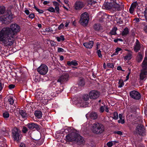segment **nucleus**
Returning a JSON list of instances; mask_svg holds the SVG:
<instances>
[{
    "instance_id": "nucleus-36",
    "label": "nucleus",
    "mask_w": 147,
    "mask_h": 147,
    "mask_svg": "<svg viewBox=\"0 0 147 147\" xmlns=\"http://www.w3.org/2000/svg\"><path fill=\"white\" fill-rule=\"evenodd\" d=\"M118 84H119L118 87L119 88H121L124 85V83L123 80L121 79H120L119 80Z\"/></svg>"
},
{
    "instance_id": "nucleus-20",
    "label": "nucleus",
    "mask_w": 147,
    "mask_h": 147,
    "mask_svg": "<svg viewBox=\"0 0 147 147\" xmlns=\"http://www.w3.org/2000/svg\"><path fill=\"white\" fill-rule=\"evenodd\" d=\"M89 115L90 118L93 119H95L97 118V114L96 113L94 112H91L89 115H86V116L87 117Z\"/></svg>"
},
{
    "instance_id": "nucleus-64",
    "label": "nucleus",
    "mask_w": 147,
    "mask_h": 147,
    "mask_svg": "<svg viewBox=\"0 0 147 147\" xmlns=\"http://www.w3.org/2000/svg\"><path fill=\"white\" fill-rule=\"evenodd\" d=\"M117 69L118 70H122V68H121V67L120 66H119L118 67H117Z\"/></svg>"
},
{
    "instance_id": "nucleus-54",
    "label": "nucleus",
    "mask_w": 147,
    "mask_h": 147,
    "mask_svg": "<svg viewBox=\"0 0 147 147\" xmlns=\"http://www.w3.org/2000/svg\"><path fill=\"white\" fill-rule=\"evenodd\" d=\"M53 5L55 6V7L58 6L59 5V4L56 1H53Z\"/></svg>"
},
{
    "instance_id": "nucleus-31",
    "label": "nucleus",
    "mask_w": 147,
    "mask_h": 147,
    "mask_svg": "<svg viewBox=\"0 0 147 147\" xmlns=\"http://www.w3.org/2000/svg\"><path fill=\"white\" fill-rule=\"evenodd\" d=\"M143 56L142 54L140 53H138V55L137 57V60L138 62H139L142 60L143 59Z\"/></svg>"
},
{
    "instance_id": "nucleus-37",
    "label": "nucleus",
    "mask_w": 147,
    "mask_h": 147,
    "mask_svg": "<svg viewBox=\"0 0 147 147\" xmlns=\"http://www.w3.org/2000/svg\"><path fill=\"white\" fill-rule=\"evenodd\" d=\"M5 11V7L4 6L0 7V14L3 13Z\"/></svg>"
},
{
    "instance_id": "nucleus-15",
    "label": "nucleus",
    "mask_w": 147,
    "mask_h": 147,
    "mask_svg": "<svg viewBox=\"0 0 147 147\" xmlns=\"http://www.w3.org/2000/svg\"><path fill=\"white\" fill-rule=\"evenodd\" d=\"M111 1L108 3L104 4L102 7L103 9H111L113 8V0H110Z\"/></svg>"
},
{
    "instance_id": "nucleus-48",
    "label": "nucleus",
    "mask_w": 147,
    "mask_h": 147,
    "mask_svg": "<svg viewBox=\"0 0 147 147\" xmlns=\"http://www.w3.org/2000/svg\"><path fill=\"white\" fill-rule=\"evenodd\" d=\"M64 51V50L63 49L61 48H59L58 49L57 52L59 53L63 52Z\"/></svg>"
},
{
    "instance_id": "nucleus-49",
    "label": "nucleus",
    "mask_w": 147,
    "mask_h": 147,
    "mask_svg": "<svg viewBox=\"0 0 147 147\" xmlns=\"http://www.w3.org/2000/svg\"><path fill=\"white\" fill-rule=\"evenodd\" d=\"M105 110V107L103 106H101L100 109V111L101 113L103 112Z\"/></svg>"
},
{
    "instance_id": "nucleus-60",
    "label": "nucleus",
    "mask_w": 147,
    "mask_h": 147,
    "mask_svg": "<svg viewBox=\"0 0 147 147\" xmlns=\"http://www.w3.org/2000/svg\"><path fill=\"white\" fill-rule=\"evenodd\" d=\"M144 30L147 33V25L145 26L144 28Z\"/></svg>"
},
{
    "instance_id": "nucleus-1",
    "label": "nucleus",
    "mask_w": 147,
    "mask_h": 147,
    "mask_svg": "<svg viewBox=\"0 0 147 147\" xmlns=\"http://www.w3.org/2000/svg\"><path fill=\"white\" fill-rule=\"evenodd\" d=\"M20 30V26L15 23L11 24L10 27L3 28L0 31V42L5 46H11L16 38L17 33Z\"/></svg>"
},
{
    "instance_id": "nucleus-13",
    "label": "nucleus",
    "mask_w": 147,
    "mask_h": 147,
    "mask_svg": "<svg viewBox=\"0 0 147 147\" xmlns=\"http://www.w3.org/2000/svg\"><path fill=\"white\" fill-rule=\"evenodd\" d=\"M84 6V3L80 1H76L74 5V9L77 10L81 9Z\"/></svg>"
},
{
    "instance_id": "nucleus-47",
    "label": "nucleus",
    "mask_w": 147,
    "mask_h": 147,
    "mask_svg": "<svg viewBox=\"0 0 147 147\" xmlns=\"http://www.w3.org/2000/svg\"><path fill=\"white\" fill-rule=\"evenodd\" d=\"M113 143L112 141L109 142L107 143V145L108 147H111L113 146Z\"/></svg>"
},
{
    "instance_id": "nucleus-6",
    "label": "nucleus",
    "mask_w": 147,
    "mask_h": 147,
    "mask_svg": "<svg viewBox=\"0 0 147 147\" xmlns=\"http://www.w3.org/2000/svg\"><path fill=\"white\" fill-rule=\"evenodd\" d=\"M48 69L47 66L45 64L41 65L37 68V71L42 75H45L48 72Z\"/></svg>"
},
{
    "instance_id": "nucleus-41",
    "label": "nucleus",
    "mask_w": 147,
    "mask_h": 147,
    "mask_svg": "<svg viewBox=\"0 0 147 147\" xmlns=\"http://www.w3.org/2000/svg\"><path fill=\"white\" fill-rule=\"evenodd\" d=\"M121 48H117L116 49L115 53H114L112 55V56L114 55H116L118 54V53L121 50Z\"/></svg>"
},
{
    "instance_id": "nucleus-32",
    "label": "nucleus",
    "mask_w": 147,
    "mask_h": 147,
    "mask_svg": "<svg viewBox=\"0 0 147 147\" xmlns=\"http://www.w3.org/2000/svg\"><path fill=\"white\" fill-rule=\"evenodd\" d=\"M88 3L91 5H93V6H94V5L96 3V1L95 0H88Z\"/></svg>"
},
{
    "instance_id": "nucleus-5",
    "label": "nucleus",
    "mask_w": 147,
    "mask_h": 147,
    "mask_svg": "<svg viewBox=\"0 0 147 147\" xmlns=\"http://www.w3.org/2000/svg\"><path fill=\"white\" fill-rule=\"evenodd\" d=\"M89 98V96H88V95H84L78 98V102L79 104L81 105L82 106L86 107L88 104L86 101L88 100Z\"/></svg>"
},
{
    "instance_id": "nucleus-8",
    "label": "nucleus",
    "mask_w": 147,
    "mask_h": 147,
    "mask_svg": "<svg viewBox=\"0 0 147 147\" xmlns=\"http://www.w3.org/2000/svg\"><path fill=\"white\" fill-rule=\"evenodd\" d=\"M12 137L14 140L18 141L20 139V131L17 128H14L12 130Z\"/></svg>"
},
{
    "instance_id": "nucleus-52",
    "label": "nucleus",
    "mask_w": 147,
    "mask_h": 147,
    "mask_svg": "<svg viewBox=\"0 0 147 147\" xmlns=\"http://www.w3.org/2000/svg\"><path fill=\"white\" fill-rule=\"evenodd\" d=\"M64 24L63 23H61L58 27V29L60 30L62 29L64 26Z\"/></svg>"
},
{
    "instance_id": "nucleus-7",
    "label": "nucleus",
    "mask_w": 147,
    "mask_h": 147,
    "mask_svg": "<svg viewBox=\"0 0 147 147\" xmlns=\"http://www.w3.org/2000/svg\"><path fill=\"white\" fill-rule=\"evenodd\" d=\"M69 78V75L67 73H64L58 77L57 81L62 84L67 82Z\"/></svg>"
},
{
    "instance_id": "nucleus-42",
    "label": "nucleus",
    "mask_w": 147,
    "mask_h": 147,
    "mask_svg": "<svg viewBox=\"0 0 147 147\" xmlns=\"http://www.w3.org/2000/svg\"><path fill=\"white\" fill-rule=\"evenodd\" d=\"M8 102L10 105H13L14 103V100L12 98H9L8 100Z\"/></svg>"
},
{
    "instance_id": "nucleus-22",
    "label": "nucleus",
    "mask_w": 147,
    "mask_h": 147,
    "mask_svg": "<svg viewBox=\"0 0 147 147\" xmlns=\"http://www.w3.org/2000/svg\"><path fill=\"white\" fill-rule=\"evenodd\" d=\"M94 29L96 31H99L102 30V26L99 24H95L93 26Z\"/></svg>"
},
{
    "instance_id": "nucleus-28",
    "label": "nucleus",
    "mask_w": 147,
    "mask_h": 147,
    "mask_svg": "<svg viewBox=\"0 0 147 147\" xmlns=\"http://www.w3.org/2000/svg\"><path fill=\"white\" fill-rule=\"evenodd\" d=\"M67 64L69 66L72 65L77 66L78 65V63L76 61H68L67 62Z\"/></svg>"
},
{
    "instance_id": "nucleus-34",
    "label": "nucleus",
    "mask_w": 147,
    "mask_h": 147,
    "mask_svg": "<svg viewBox=\"0 0 147 147\" xmlns=\"http://www.w3.org/2000/svg\"><path fill=\"white\" fill-rule=\"evenodd\" d=\"M57 41L60 42L61 40L63 41L65 40L64 37L63 35L60 36L59 37H56Z\"/></svg>"
},
{
    "instance_id": "nucleus-16",
    "label": "nucleus",
    "mask_w": 147,
    "mask_h": 147,
    "mask_svg": "<svg viewBox=\"0 0 147 147\" xmlns=\"http://www.w3.org/2000/svg\"><path fill=\"white\" fill-rule=\"evenodd\" d=\"M27 126L29 129H33L35 128L37 130H38L40 129L39 125L34 123H28Z\"/></svg>"
},
{
    "instance_id": "nucleus-11",
    "label": "nucleus",
    "mask_w": 147,
    "mask_h": 147,
    "mask_svg": "<svg viewBox=\"0 0 147 147\" xmlns=\"http://www.w3.org/2000/svg\"><path fill=\"white\" fill-rule=\"evenodd\" d=\"M116 0H113V7L115 10L119 11L123 9V5L122 4H117L116 2Z\"/></svg>"
},
{
    "instance_id": "nucleus-44",
    "label": "nucleus",
    "mask_w": 147,
    "mask_h": 147,
    "mask_svg": "<svg viewBox=\"0 0 147 147\" xmlns=\"http://www.w3.org/2000/svg\"><path fill=\"white\" fill-rule=\"evenodd\" d=\"M34 8L39 13H42L43 12V11L42 10L39 9L35 6H34Z\"/></svg>"
},
{
    "instance_id": "nucleus-56",
    "label": "nucleus",
    "mask_w": 147,
    "mask_h": 147,
    "mask_svg": "<svg viewBox=\"0 0 147 147\" xmlns=\"http://www.w3.org/2000/svg\"><path fill=\"white\" fill-rule=\"evenodd\" d=\"M69 23H70V22L69 21V20L66 21V22L65 23V26L66 27H67L68 26Z\"/></svg>"
},
{
    "instance_id": "nucleus-30",
    "label": "nucleus",
    "mask_w": 147,
    "mask_h": 147,
    "mask_svg": "<svg viewBox=\"0 0 147 147\" xmlns=\"http://www.w3.org/2000/svg\"><path fill=\"white\" fill-rule=\"evenodd\" d=\"M129 30L127 28H125L122 32V35L123 36H125L129 34Z\"/></svg>"
},
{
    "instance_id": "nucleus-18",
    "label": "nucleus",
    "mask_w": 147,
    "mask_h": 147,
    "mask_svg": "<svg viewBox=\"0 0 147 147\" xmlns=\"http://www.w3.org/2000/svg\"><path fill=\"white\" fill-rule=\"evenodd\" d=\"M141 48L140 43L138 39H136V43L134 47V51L136 52H137L140 50Z\"/></svg>"
},
{
    "instance_id": "nucleus-29",
    "label": "nucleus",
    "mask_w": 147,
    "mask_h": 147,
    "mask_svg": "<svg viewBox=\"0 0 147 147\" xmlns=\"http://www.w3.org/2000/svg\"><path fill=\"white\" fill-rule=\"evenodd\" d=\"M132 57V52H130L127 53L126 56L124 57V59L125 60H130Z\"/></svg>"
},
{
    "instance_id": "nucleus-57",
    "label": "nucleus",
    "mask_w": 147,
    "mask_h": 147,
    "mask_svg": "<svg viewBox=\"0 0 147 147\" xmlns=\"http://www.w3.org/2000/svg\"><path fill=\"white\" fill-rule=\"evenodd\" d=\"M115 133L120 135H121L122 134V133L120 131H116L115 132Z\"/></svg>"
},
{
    "instance_id": "nucleus-19",
    "label": "nucleus",
    "mask_w": 147,
    "mask_h": 147,
    "mask_svg": "<svg viewBox=\"0 0 147 147\" xmlns=\"http://www.w3.org/2000/svg\"><path fill=\"white\" fill-rule=\"evenodd\" d=\"M147 75V71L141 70V73L140 74V78L141 80H143L146 77Z\"/></svg>"
},
{
    "instance_id": "nucleus-55",
    "label": "nucleus",
    "mask_w": 147,
    "mask_h": 147,
    "mask_svg": "<svg viewBox=\"0 0 147 147\" xmlns=\"http://www.w3.org/2000/svg\"><path fill=\"white\" fill-rule=\"evenodd\" d=\"M29 18L31 19L34 18V15L33 13H31L29 16Z\"/></svg>"
},
{
    "instance_id": "nucleus-3",
    "label": "nucleus",
    "mask_w": 147,
    "mask_h": 147,
    "mask_svg": "<svg viewBox=\"0 0 147 147\" xmlns=\"http://www.w3.org/2000/svg\"><path fill=\"white\" fill-rule=\"evenodd\" d=\"M105 127L102 123L96 122L94 123L92 127V131L96 134L102 133L105 131Z\"/></svg>"
},
{
    "instance_id": "nucleus-40",
    "label": "nucleus",
    "mask_w": 147,
    "mask_h": 147,
    "mask_svg": "<svg viewBox=\"0 0 147 147\" xmlns=\"http://www.w3.org/2000/svg\"><path fill=\"white\" fill-rule=\"evenodd\" d=\"M47 10L49 11L52 12H55V10L54 8L53 7H49V8H48L47 9Z\"/></svg>"
},
{
    "instance_id": "nucleus-26",
    "label": "nucleus",
    "mask_w": 147,
    "mask_h": 147,
    "mask_svg": "<svg viewBox=\"0 0 147 147\" xmlns=\"http://www.w3.org/2000/svg\"><path fill=\"white\" fill-rule=\"evenodd\" d=\"M119 120L118 121L119 123H121L123 124L125 123V120L124 119H122L123 118V115L122 114H119Z\"/></svg>"
},
{
    "instance_id": "nucleus-17",
    "label": "nucleus",
    "mask_w": 147,
    "mask_h": 147,
    "mask_svg": "<svg viewBox=\"0 0 147 147\" xmlns=\"http://www.w3.org/2000/svg\"><path fill=\"white\" fill-rule=\"evenodd\" d=\"M10 15L8 14H6L4 15L1 19V20L3 22L4 24H7L10 22L11 20L9 19Z\"/></svg>"
},
{
    "instance_id": "nucleus-51",
    "label": "nucleus",
    "mask_w": 147,
    "mask_h": 147,
    "mask_svg": "<svg viewBox=\"0 0 147 147\" xmlns=\"http://www.w3.org/2000/svg\"><path fill=\"white\" fill-rule=\"evenodd\" d=\"M56 10V13H59V9L58 6L55 7V10Z\"/></svg>"
},
{
    "instance_id": "nucleus-58",
    "label": "nucleus",
    "mask_w": 147,
    "mask_h": 147,
    "mask_svg": "<svg viewBox=\"0 0 147 147\" xmlns=\"http://www.w3.org/2000/svg\"><path fill=\"white\" fill-rule=\"evenodd\" d=\"M144 13L146 19L147 21V9H146L145 11H144Z\"/></svg>"
},
{
    "instance_id": "nucleus-14",
    "label": "nucleus",
    "mask_w": 147,
    "mask_h": 147,
    "mask_svg": "<svg viewBox=\"0 0 147 147\" xmlns=\"http://www.w3.org/2000/svg\"><path fill=\"white\" fill-rule=\"evenodd\" d=\"M142 70L147 71V52L145 53V57L142 63Z\"/></svg>"
},
{
    "instance_id": "nucleus-24",
    "label": "nucleus",
    "mask_w": 147,
    "mask_h": 147,
    "mask_svg": "<svg viewBox=\"0 0 147 147\" xmlns=\"http://www.w3.org/2000/svg\"><path fill=\"white\" fill-rule=\"evenodd\" d=\"M104 13L102 12H99L97 14V16L99 18H100L99 19V21L100 22H102L103 21V19L104 18Z\"/></svg>"
},
{
    "instance_id": "nucleus-35",
    "label": "nucleus",
    "mask_w": 147,
    "mask_h": 147,
    "mask_svg": "<svg viewBox=\"0 0 147 147\" xmlns=\"http://www.w3.org/2000/svg\"><path fill=\"white\" fill-rule=\"evenodd\" d=\"M113 119L117 120L118 118V113L116 112H114L113 113V117H112Z\"/></svg>"
},
{
    "instance_id": "nucleus-4",
    "label": "nucleus",
    "mask_w": 147,
    "mask_h": 147,
    "mask_svg": "<svg viewBox=\"0 0 147 147\" xmlns=\"http://www.w3.org/2000/svg\"><path fill=\"white\" fill-rule=\"evenodd\" d=\"M89 20V15L87 12H85L81 15L80 22L81 25L85 26L87 25Z\"/></svg>"
},
{
    "instance_id": "nucleus-43",
    "label": "nucleus",
    "mask_w": 147,
    "mask_h": 147,
    "mask_svg": "<svg viewBox=\"0 0 147 147\" xmlns=\"http://www.w3.org/2000/svg\"><path fill=\"white\" fill-rule=\"evenodd\" d=\"M3 117L5 118H7L9 117V114L7 112H5L3 114Z\"/></svg>"
},
{
    "instance_id": "nucleus-23",
    "label": "nucleus",
    "mask_w": 147,
    "mask_h": 147,
    "mask_svg": "<svg viewBox=\"0 0 147 147\" xmlns=\"http://www.w3.org/2000/svg\"><path fill=\"white\" fill-rule=\"evenodd\" d=\"M137 5V3H133L131 5V7L129 9V11L130 13L132 14L134 12L135 9L136 8Z\"/></svg>"
},
{
    "instance_id": "nucleus-61",
    "label": "nucleus",
    "mask_w": 147,
    "mask_h": 147,
    "mask_svg": "<svg viewBox=\"0 0 147 147\" xmlns=\"http://www.w3.org/2000/svg\"><path fill=\"white\" fill-rule=\"evenodd\" d=\"M45 30L46 31L51 32V30L49 28H46Z\"/></svg>"
},
{
    "instance_id": "nucleus-38",
    "label": "nucleus",
    "mask_w": 147,
    "mask_h": 147,
    "mask_svg": "<svg viewBox=\"0 0 147 147\" xmlns=\"http://www.w3.org/2000/svg\"><path fill=\"white\" fill-rule=\"evenodd\" d=\"M85 84L84 82L83 79H81L78 83V84L80 86H83Z\"/></svg>"
},
{
    "instance_id": "nucleus-9",
    "label": "nucleus",
    "mask_w": 147,
    "mask_h": 147,
    "mask_svg": "<svg viewBox=\"0 0 147 147\" xmlns=\"http://www.w3.org/2000/svg\"><path fill=\"white\" fill-rule=\"evenodd\" d=\"M100 95V92L96 90H92L89 93L90 98L93 99H97L99 97Z\"/></svg>"
},
{
    "instance_id": "nucleus-39",
    "label": "nucleus",
    "mask_w": 147,
    "mask_h": 147,
    "mask_svg": "<svg viewBox=\"0 0 147 147\" xmlns=\"http://www.w3.org/2000/svg\"><path fill=\"white\" fill-rule=\"evenodd\" d=\"M114 18L115 20V19H116L115 20L117 21V22H119V21L121 19V18L119 17L116 14L114 16Z\"/></svg>"
},
{
    "instance_id": "nucleus-2",
    "label": "nucleus",
    "mask_w": 147,
    "mask_h": 147,
    "mask_svg": "<svg viewBox=\"0 0 147 147\" xmlns=\"http://www.w3.org/2000/svg\"><path fill=\"white\" fill-rule=\"evenodd\" d=\"M66 138L69 142H74L79 145L84 142L82 137L75 132H71L68 134L66 136Z\"/></svg>"
},
{
    "instance_id": "nucleus-10",
    "label": "nucleus",
    "mask_w": 147,
    "mask_h": 147,
    "mask_svg": "<svg viewBox=\"0 0 147 147\" xmlns=\"http://www.w3.org/2000/svg\"><path fill=\"white\" fill-rule=\"evenodd\" d=\"M130 95L132 98L136 100H139L141 97L140 94L135 90L131 91L130 92Z\"/></svg>"
},
{
    "instance_id": "nucleus-21",
    "label": "nucleus",
    "mask_w": 147,
    "mask_h": 147,
    "mask_svg": "<svg viewBox=\"0 0 147 147\" xmlns=\"http://www.w3.org/2000/svg\"><path fill=\"white\" fill-rule=\"evenodd\" d=\"M93 44V41H90L88 42H86L83 44L84 46L87 48L90 49L92 48Z\"/></svg>"
},
{
    "instance_id": "nucleus-45",
    "label": "nucleus",
    "mask_w": 147,
    "mask_h": 147,
    "mask_svg": "<svg viewBox=\"0 0 147 147\" xmlns=\"http://www.w3.org/2000/svg\"><path fill=\"white\" fill-rule=\"evenodd\" d=\"M28 129L27 128L25 127H24L22 129V132L24 133H25L28 131Z\"/></svg>"
},
{
    "instance_id": "nucleus-50",
    "label": "nucleus",
    "mask_w": 147,
    "mask_h": 147,
    "mask_svg": "<svg viewBox=\"0 0 147 147\" xmlns=\"http://www.w3.org/2000/svg\"><path fill=\"white\" fill-rule=\"evenodd\" d=\"M107 65L108 67L109 68H112L114 67V65L112 63H108Z\"/></svg>"
},
{
    "instance_id": "nucleus-53",
    "label": "nucleus",
    "mask_w": 147,
    "mask_h": 147,
    "mask_svg": "<svg viewBox=\"0 0 147 147\" xmlns=\"http://www.w3.org/2000/svg\"><path fill=\"white\" fill-rule=\"evenodd\" d=\"M15 87V85L14 84H11L9 85L8 86L9 88L10 89L13 88Z\"/></svg>"
},
{
    "instance_id": "nucleus-25",
    "label": "nucleus",
    "mask_w": 147,
    "mask_h": 147,
    "mask_svg": "<svg viewBox=\"0 0 147 147\" xmlns=\"http://www.w3.org/2000/svg\"><path fill=\"white\" fill-rule=\"evenodd\" d=\"M18 111L20 115L22 117L25 118L26 117V113L22 109H18Z\"/></svg>"
},
{
    "instance_id": "nucleus-62",
    "label": "nucleus",
    "mask_w": 147,
    "mask_h": 147,
    "mask_svg": "<svg viewBox=\"0 0 147 147\" xmlns=\"http://www.w3.org/2000/svg\"><path fill=\"white\" fill-rule=\"evenodd\" d=\"M49 3V2L47 1H44L43 3L44 5H46L48 3Z\"/></svg>"
},
{
    "instance_id": "nucleus-12",
    "label": "nucleus",
    "mask_w": 147,
    "mask_h": 147,
    "mask_svg": "<svg viewBox=\"0 0 147 147\" xmlns=\"http://www.w3.org/2000/svg\"><path fill=\"white\" fill-rule=\"evenodd\" d=\"M136 130L140 135H142L144 132L145 128L143 125L139 124L136 128Z\"/></svg>"
},
{
    "instance_id": "nucleus-33",
    "label": "nucleus",
    "mask_w": 147,
    "mask_h": 147,
    "mask_svg": "<svg viewBox=\"0 0 147 147\" xmlns=\"http://www.w3.org/2000/svg\"><path fill=\"white\" fill-rule=\"evenodd\" d=\"M117 30V28L116 27H115L112 29L110 32V33L111 35H115L116 34V31Z\"/></svg>"
},
{
    "instance_id": "nucleus-27",
    "label": "nucleus",
    "mask_w": 147,
    "mask_h": 147,
    "mask_svg": "<svg viewBox=\"0 0 147 147\" xmlns=\"http://www.w3.org/2000/svg\"><path fill=\"white\" fill-rule=\"evenodd\" d=\"M34 114L35 116L38 118H40L42 116V113L40 111H35Z\"/></svg>"
},
{
    "instance_id": "nucleus-63",
    "label": "nucleus",
    "mask_w": 147,
    "mask_h": 147,
    "mask_svg": "<svg viewBox=\"0 0 147 147\" xmlns=\"http://www.w3.org/2000/svg\"><path fill=\"white\" fill-rule=\"evenodd\" d=\"M20 147H25V145L23 143H21L20 145Z\"/></svg>"
},
{
    "instance_id": "nucleus-59",
    "label": "nucleus",
    "mask_w": 147,
    "mask_h": 147,
    "mask_svg": "<svg viewBox=\"0 0 147 147\" xmlns=\"http://www.w3.org/2000/svg\"><path fill=\"white\" fill-rule=\"evenodd\" d=\"M24 12L27 15H28L30 13L29 11L27 9L25 10Z\"/></svg>"
},
{
    "instance_id": "nucleus-46",
    "label": "nucleus",
    "mask_w": 147,
    "mask_h": 147,
    "mask_svg": "<svg viewBox=\"0 0 147 147\" xmlns=\"http://www.w3.org/2000/svg\"><path fill=\"white\" fill-rule=\"evenodd\" d=\"M97 53L99 57H101L102 56L101 54V51L100 50H98L97 51Z\"/></svg>"
}]
</instances>
